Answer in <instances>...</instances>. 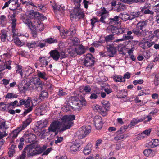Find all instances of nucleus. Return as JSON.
I'll list each match as a JSON object with an SVG mask.
<instances>
[{
	"mask_svg": "<svg viewBox=\"0 0 159 159\" xmlns=\"http://www.w3.org/2000/svg\"><path fill=\"white\" fill-rule=\"evenodd\" d=\"M41 98H39V96H36L33 97L31 101L32 102V105L33 106H35L39 102H40Z\"/></svg>",
	"mask_w": 159,
	"mask_h": 159,
	"instance_id": "27",
	"label": "nucleus"
},
{
	"mask_svg": "<svg viewBox=\"0 0 159 159\" xmlns=\"http://www.w3.org/2000/svg\"><path fill=\"white\" fill-rule=\"evenodd\" d=\"M119 17L116 16L113 18L110 19L109 25L112 27L116 26L118 24H119V22H118Z\"/></svg>",
	"mask_w": 159,
	"mask_h": 159,
	"instance_id": "22",
	"label": "nucleus"
},
{
	"mask_svg": "<svg viewBox=\"0 0 159 159\" xmlns=\"http://www.w3.org/2000/svg\"><path fill=\"white\" fill-rule=\"evenodd\" d=\"M50 55L53 59L57 61L60 58V53L57 50H53L50 52Z\"/></svg>",
	"mask_w": 159,
	"mask_h": 159,
	"instance_id": "23",
	"label": "nucleus"
},
{
	"mask_svg": "<svg viewBox=\"0 0 159 159\" xmlns=\"http://www.w3.org/2000/svg\"><path fill=\"white\" fill-rule=\"evenodd\" d=\"M26 142L31 143L33 142L35 140L36 136L28 131L26 132L23 135Z\"/></svg>",
	"mask_w": 159,
	"mask_h": 159,
	"instance_id": "11",
	"label": "nucleus"
},
{
	"mask_svg": "<svg viewBox=\"0 0 159 159\" xmlns=\"http://www.w3.org/2000/svg\"><path fill=\"white\" fill-rule=\"evenodd\" d=\"M149 144L151 147L155 148L159 145V140L157 139H152Z\"/></svg>",
	"mask_w": 159,
	"mask_h": 159,
	"instance_id": "28",
	"label": "nucleus"
},
{
	"mask_svg": "<svg viewBox=\"0 0 159 159\" xmlns=\"http://www.w3.org/2000/svg\"><path fill=\"white\" fill-rule=\"evenodd\" d=\"M60 7H61V8L60 7L55 5L53 7V8L55 11H57V10L61 11L64 8V6H60Z\"/></svg>",
	"mask_w": 159,
	"mask_h": 159,
	"instance_id": "54",
	"label": "nucleus"
},
{
	"mask_svg": "<svg viewBox=\"0 0 159 159\" xmlns=\"http://www.w3.org/2000/svg\"><path fill=\"white\" fill-rule=\"evenodd\" d=\"M144 81L142 79H139L133 81V83L134 85H137L138 84H141Z\"/></svg>",
	"mask_w": 159,
	"mask_h": 159,
	"instance_id": "62",
	"label": "nucleus"
},
{
	"mask_svg": "<svg viewBox=\"0 0 159 159\" xmlns=\"http://www.w3.org/2000/svg\"><path fill=\"white\" fill-rule=\"evenodd\" d=\"M37 43L35 42H28L26 45L29 48H33L35 47H37Z\"/></svg>",
	"mask_w": 159,
	"mask_h": 159,
	"instance_id": "40",
	"label": "nucleus"
},
{
	"mask_svg": "<svg viewBox=\"0 0 159 159\" xmlns=\"http://www.w3.org/2000/svg\"><path fill=\"white\" fill-rule=\"evenodd\" d=\"M25 140V139L23 136L20 139V143L18 145V148L20 149L21 150L22 149L23 145L24 144V142Z\"/></svg>",
	"mask_w": 159,
	"mask_h": 159,
	"instance_id": "47",
	"label": "nucleus"
},
{
	"mask_svg": "<svg viewBox=\"0 0 159 159\" xmlns=\"http://www.w3.org/2000/svg\"><path fill=\"white\" fill-rule=\"evenodd\" d=\"M75 52L77 55H81L84 53L86 51V48L85 47L80 45L77 47L75 48ZM75 52V51H74Z\"/></svg>",
	"mask_w": 159,
	"mask_h": 159,
	"instance_id": "18",
	"label": "nucleus"
},
{
	"mask_svg": "<svg viewBox=\"0 0 159 159\" xmlns=\"http://www.w3.org/2000/svg\"><path fill=\"white\" fill-rule=\"evenodd\" d=\"M144 45L142 46L143 48L145 49L146 48H148L151 47L152 45V42L149 41H146L143 43Z\"/></svg>",
	"mask_w": 159,
	"mask_h": 159,
	"instance_id": "49",
	"label": "nucleus"
},
{
	"mask_svg": "<svg viewBox=\"0 0 159 159\" xmlns=\"http://www.w3.org/2000/svg\"><path fill=\"white\" fill-rule=\"evenodd\" d=\"M94 58L90 54L86 55L84 61V64L86 66H90L94 64Z\"/></svg>",
	"mask_w": 159,
	"mask_h": 159,
	"instance_id": "9",
	"label": "nucleus"
},
{
	"mask_svg": "<svg viewBox=\"0 0 159 159\" xmlns=\"http://www.w3.org/2000/svg\"><path fill=\"white\" fill-rule=\"evenodd\" d=\"M22 67L20 65H18L16 67V73H20L21 77H23L24 70L22 71Z\"/></svg>",
	"mask_w": 159,
	"mask_h": 159,
	"instance_id": "42",
	"label": "nucleus"
},
{
	"mask_svg": "<svg viewBox=\"0 0 159 159\" xmlns=\"http://www.w3.org/2000/svg\"><path fill=\"white\" fill-rule=\"evenodd\" d=\"M57 42V40L56 39H53L52 38H48L45 40V42L50 44L56 43Z\"/></svg>",
	"mask_w": 159,
	"mask_h": 159,
	"instance_id": "59",
	"label": "nucleus"
},
{
	"mask_svg": "<svg viewBox=\"0 0 159 159\" xmlns=\"http://www.w3.org/2000/svg\"><path fill=\"white\" fill-rule=\"evenodd\" d=\"M63 140L62 137L59 136L58 135L56 136L55 138L54 143L55 144H57L62 142Z\"/></svg>",
	"mask_w": 159,
	"mask_h": 159,
	"instance_id": "45",
	"label": "nucleus"
},
{
	"mask_svg": "<svg viewBox=\"0 0 159 159\" xmlns=\"http://www.w3.org/2000/svg\"><path fill=\"white\" fill-rule=\"evenodd\" d=\"M144 155L149 157H152L155 155L156 152L154 150L148 149L145 150L143 152Z\"/></svg>",
	"mask_w": 159,
	"mask_h": 159,
	"instance_id": "21",
	"label": "nucleus"
},
{
	"mask_svg": "<svg viewBox=\"0 0 159 159\" xmlns=\"http://www.w3.org/2000/svg\"><path fill=\"white\" fill-rule=\"evenodd\" d=\"M31 83L36 86L39 85L41 83L40 79L36 77H32L30 80L27 79L23 80L18 85L20 91L25 93L27 91L31 90L32 89Z\"/></svg>",
	"mask_w": 159,
	"mask_h": 159,
	"instance_id": "3",
	"label": "nucleus"
},
{
	"mask_svg": "<svg viewBox=\"0 0 159 159\" xmlns=\"http://www.w3.org/2000/svg\"><path fill=\"white\" fill-rule=\"evenodd\" d=\"M7 105H8V106H12L14 107L20 106L19 104L18 103V101L17 100H15L13 102H11Z\"/></svg>",
	"mask_w": 159,
	"mask_h": 159,
	"instance_id": "52",
	"label": "nucleus"
},
{
	"mask_svg": "<svg viewBox=\"0 0 159 159\" xmlns=\"http://www.w3.org/2000/svg\"><path fill=\"white\" fill-rule=\"evenodd\" d=\"M48 93L45 91H43L41 92V94L39 96V98H41V100H43L45 98H47L48 95Z\"/></svg>",
	"mask_w": 159,
	"mask_h": 159,
	"instance_id": "50",
	"label": "nucleus"
},
{
	"mask_svg": "<svg viewBox=\"0 0 159 159\" xmlns=\"http://www.w3.org/2000/svg\"><path fill=\"white\" fill-rule=\"evenodd\" d=\"M102 103L103 106L102 108L103 109H106L107 110V112L108 111V108L110 106V104L109 102L107 100H103L102 101Z\"/></svg>",
	"mask_w": 159,
	"mask_h": 159,
	"instance_id": "39",
	"label": "nucleus"
},
{
	"mask_svg": "<svg viewBox=\"0 0 159 159\" xmlns=\"http://www.w3.org/2000/svg\"><path fill=\"white\" fill-rule=\"evenodd\" d=\"M19 133L17 130L15 129L11 133L10 136L12 138H15L17 136Z\"/></svg>",
	"mask_w": 159,
	"mask_h": 159,
	"instance_id": "57",
	"label": "nucleus"
},
{
	"mask_svg": "<svg viewBox=\"0 0 159 159\" xmlns=\"http://www.w3.org/2000/svg\"><path fill=\"white\" fill-rule=\"evenodd\" d=\"M114 80L116 82H125V80L122 78L121 76L116 75H114L112 77Z\"/></svg>",
	"mask_w": 159,
	"mask_h": 159,
	"instance_id": "29",
	"label": "nucleus"
},
{
	"mask_svg": "<svg viewBox=\"0 0 159 159\" xmlns=\"http://www.w3.org/2000/svg\"><path fill=\"white\" fill-rule=\"evenodd\" d=\"M7 35L6 31L5 30H2L1 33V38L2 41L5 42L7 40Z\"/></svg>",
	"mask_w": 159,
	"mask_h": 159,
	"instance_id": "31",
	"label": "nucleus"
},
{
	"mask_svg": "<svg viewBox=\"0 0 159 159\" xmlns=\"http://www.w3.org/2000/svg\"><path fill=\"white\" fill-rule=\"evenodd\" d=\"M92 145L91 144L89 143L85 147L84 150L83 152L85 155H88L90 153L91 151Z\"/></svg>",
	"mask_w": 159,
	"mask_h": 159,
	"instance_id": "30",
	"label": "nucleus"
},
{
	"mask_svg": "<svg viewBox=\"0 0 159 159\" xmlns=\"http://www.w3.org/2000/svg\"><path fill=\"white\" fill-rule=\"evenodd\" d=\"M7 22L6 18L4 15H2L0 16V23L2 26H4Z\"/></svg>",
	"mask_w": 159,
	"mask_h": 159,
	"instance_id": "48",
	"label": "nucleus"
},
{
	"mask_svg": "<svg viewBox=\"0 0 159 159\" xmlns=\"http://www.w3.org/2000/svg\"><path fill=\"white\" fill-rule=\"evenodd\" d=\"M79 90L81 92L84 91L85 92L88 93L91 91V88L89 85L82 86L79 88Z\"/></svg>",
	"mask_w": 159,
	"mask_h": 159,
	"instance_id": "32",
	"label": "nucleus"
},
{
	"mask_svg": "<svg viewBox=\"0 0 159 159\" xmlns=\"http://www.w3.org/2000/svg\"><path fill=\"white\" fill-rule=\"evenodd\" d=\"M69 40L71 41V44L75 45L77 44L80 42L79 39L78 38L75 37L71 38Z\"/></svg>",
	"mask_w": 159,
	"mask_h": 159,
	"instance_id": "46",
	"label": "nucleus"
},
{
	"mask_svg": "<svg viewBox=\"0 0 159 159\" xmlns=\"http://www.w3.org/2000/svg\"><path fill=\"white\" fill-rule=\"evenodd\" d=\"M149 93V90L145 89L142 90L141 91H140L139 93V96H141L143 95H146L148 94Z\"/></svg>",
	"mask_w": 159,
	"mask_h": 159,
	"instance_id": "64",
	"label": "nucleus"
},
{
	"mask_svg": "<svg viewBox=\"0 0 159 159\" xmlns=\"http://www.w3.org/2000/svg\"><path fill=\"white\" fill-rule=\"evenodd\" d=\"M49 109V108L47 105L43 104L37 108L35 111V113L37 115H42L48 110Z\"/></svg>",
	"mask_w": 159,
	"mask_h": 159,
	"instance_id": "10",
	"label": "nucleus"
},
{
	"mask_svg": "<svg viewBox=\"0 0 159 159\" xmlns=\"http://www.w3.org/2000/svg\"><path fill=\"white\" fill-rule=\"evenodd\" d=\"M70 100L72 104L75 105L76 107L75 108H79L81 107L82 105V101L80 100L78 98L76 97H71L70 98Z\"/></svg>",
	"mask_w": 159,
	"mask_h": 159,
	"instance_id": "15",
	"label": "nucleus"
},
{
	"mask_svg": "<svg viewBox=\"0 0 159 159\" xmlns=\"http://www.w3.org/2000/svg\"><path fill=\"white\" fill-rule=\"evenodd\" d=\"M133 39V37L132 36L125 34L123 35L122 38L116 39L115 41L116 42H117L119 41H121L126 40L132 39Z\"/></svg>",
	"mask_w": 159,
	"mask_h": 159,
	"instance_id": "33",
	"label": "nucleus"
},
{
	"mask_svg": "<svg viewBox=\"0 0 159 159\" xmlns=\"http://www.w3.org/2000/svg\"><path fill=\"white\" fill-rule=\"evenodd\" d=\"M113 35L110 34L107 36L105 38V40L107 42H110L112 41L114 39Z\"/></svg>",
	"mask_w": 159,
	"mask_h": 159,
	"instance_id": "56",
	"label": "nucleus"
},
{
	"mask_svg": "<svg viewBox=\"0 0 159 159\" xmlns=\"http://www.w3.org/2000/svg\"><path fill=\"white\" fill-rule=\"evenodd\" d=\"M147 25V22L146 21H141L137 24V27L138 29L142 30L145 28Z\"/></svg>",
	"mask_w": 159,
	"mask_h": 159,
	"instance_id": "36",
	"label": "nucleus"
},
{
	"mask_svg": "<svg viewBox=\"0 0 159 159\" xmlns=\"http://www.w3.org/2000/svg\"><path fill=\"white\" fill-rule=\"evenodd\" d=\"M6 121L3 119H0V129H1L4 128H6L5 127Z\"/></svg>",
	"mask_w": 159,
	"mask_h": 159,
	"instance_id": "55",
	"label": "nucleus"
},
{
	"mask_svg": "<svg viewBox=\"0 0 159 159\" xmlns=\"http://www.w3.org/2000/svg\"><path fill=\"white\" fill-rule=\"evenodd\" d=\"M68 30L66 29L63 30V32H60V35L62 38H65L66 36L68 33Z\"/></svg>",
	"mask_w": 159,
	"mask_h": 159,
	"instance_id": "63",
	"label": "nucleus"
},
{
	"mask_svg": "<svg viewBox=\"0 0 159 159\" xmlns=\"http://www.w3.org/2000/svg\"><path fill=\"white\" fill-rule=\"evenodd\" d=\"M119 17L124 21H126L128 20H130V15L126 14H120V15Z\"/></svg>",
	"mask_w": 159,
	"mask_h": 159,
	"instance_id": "41",
	"label": "nucleus"
},
{
	"mask_svg": "<svg viewBox=\"0 0 159 159\" xmlns=\"http://www.w3.org/2000/svg\"><path fill=\"white\" fill-rule=\"evenodd\" d=\"M107 55L110 57H113L117 52L116 48L113 45H107Z\"/></svg>",
	"mask_w": 159,
	"mask_h": 159,
	"instance_id": "13",
	"label": "nucleus"
},
{
	"mask_svg": "<svg viewBox=\"0 0 159 159\" xmlns=\"http://www.w3.org/2000/svg\"><path fill=\"white\" fill-rule=\"evenodd\" d=\"M125 47L124 44H120L118 46V49L119 53L121 54H124V51L125 50Z\"/></svg>",
	"mask_w": 159,
	"mask_h": 159,
	"instance_id": "37",
	"label": "nucleus"
},
{
	"mask_svg": "<svg viewBox=\"0 0 159 159\" xmlns=\"http://www.w3.org/2000/svg\"><path fill=\"white\" fill-rule=\"evenodd\" d=\"M37 76L38 78L43 79L44 80H46L48 78V76L46 73L44 71H38Z\"/></svg>",
	"mask_w": 159,
	"mask_h": 159,
	"instance_id": "24",
	"label": "nucleus"
},
{
	"mask_svg": "<svg viewBox=\"0 0 159 159\" xmlns=\"http://www.w3.org/2000/svg\"><path fill=\"white\" fill-rule=\"evenodd\" d=\"M111 31L114 34H120L124 32V30L123 29L117 28L116 26L112 27Z\"/></svg>",
	"mask_w": 159,
	"mask_h": 159,
	"instance_id": "20",
	"label": "nucleus"
},
{
	"mask_svg": "<svg viewBox=\"0 0 159 159\" xmlns=\"http://www.w3.org/2000/svg\"><path fill=\"white\" fill-rule=\"evenodd\" d=\"M17 95L12 93H7L6 96V98H17Z\"/></svg>",
	"mask_w": 159,
	"mask_h": 159,
	"instance_id": "51",
	"label": "nucleus"
},
{
	"mask_svg": "<svg viewBox=\"0 0 159 159\" xmlns=\"http://www.w3.org/2000/svg\"><path fill=\"white\" fill-rule=\"evenodd\" d=\"M39 64L41 67H44L48 65V62L44 57H40L39 60Z\"/></svg>",
	"mask_w": 159,
	"mask_h": 159,
	"instance_id": "26",
	"label": "nucleus"
},
{
	"mask_svg": "<svg viewBox=\"0 0 159 159\" xmlns=\"http://www.w3.org/2000/svg\"><path fill=\"white\" fill-rule=\"evenodd\" d=\"M68 105H65L63 106L62 107L63 111L65 112H67L70 110L71 108H73L72 106H71L70 107H68Z\"/></svg>",
	"mask_w": 159,
	"mask_h": 159,
	"instance_id": "60",
	"label": "nucleus"
},
{
	"mask_svg": "<svg viewBox=\"0 0 159 159\" xmlns=\"http://www.w3.org/2000/svg\"><path fill=\"white\" fill-rule=\"evenodd\" d=\"M34 71V70L32 68L29 66H27L24 70L23 77L22 78H25L29 76Z\"/></svg>",
	"mask_w": 159,
	"mask_h": 159,
	"instance_id": "17",
	"label": "nucleus"
},
{
	"mask_svg": "<svg viewBox=\"0 0 159 159\" xmlns=\"http://www.w3.org/2000/svg\"><path fill=\"white\" fill-rule=\"evenodd\" d=\"M11 62V61H4L0 60V78L3 76V74L1 72V71L5 69L10 70L11 68L10 66Z\"/></svg>",
	"mask_w": 159,
	"mask_h": 159,
	"instance_id": "8",
	"label": "nucleus"
},
{
	"mask_svg": "<svg viewBox=\"0 0 159 159\" xmlns=\"http://www.w3.org/2000/svg\"><path fill=\"white\" fill-rule=\"evenodd\" d=\"M31 99L30 98H28V99L25 101V106L26 108L29 107L26 109L24 111L25 114H27L30 112L33 108V106L32 105V103H30Z\"/></svg>",
	"mask_w": 159,
	"mask_h": 159,
	"instance_id": "16",
	"label": "nucleus"
},
{
	"mask_svg": "<svg viewBox=\"0 0 159 159\" xmlns=\"http://www.w3.org/2000/svg\"><path fill=\"white\" fill-rule=\"evenodd\" d=\"M82 0H74V2L76 7H75L72 13L70 15L71 20L74 19H80L82 18L84 16L83 11L80 8V3Z\"/></svg>",
	"mask_w": 159,
	"mask_h": 159,
	"instance_id": "4",
	"label": "nucleus"
},
{
	"mask_svg": "<svg viewBox=\"0 0 159 159\" xmlns=\"http://www.w3.org/2000/svg\"><path fill=\"white\" fill-rule=\"evenodd\" d=\"M93 108L95 111H97L103 116H105L107 115V109H103L99 105H94L93 106Z\"/></svg>",
	"mask_w": 159,
	"mask_h": 159,
	"instance_id": "14",
	"label": "nucleus"
},
{
	"mask_svg": "<svg viewBox=\"0 0 159 159\" xmlns=\"http://www.w3.org/2000/svg\"><path fill=\"white\" fill-rule=\"evenodd\" d=\"M75 119L74 115H65L59 120L52 122L48 127V131L55 132L56 134L58 130L61 132L69 129L73 125V121Z\"/></svg>",
	"mask_w": 159,
	"mask_h": 159,
	"instance_id": "2",
	"label": "nucleus"
},
{
	"mask_svg": "<svg viewBox=\"0 0 159 159\" xmlns=\"http://www.w3.org/2000/svg\"><path fill=\"white\" fill-rule=\"evenodd\" d=\"M109 10H107L104 7L101 8L96 12L97 16H101L100 20L102 22L105 23L104 20L109 16Z\"/></svg>",
	"mask_w": 159,
	"mask_h": 159,
	"instance_id": "7",
	"label": "nucleus"
},
{
	"mask_svg": "<svg viewBox=\"0 0 159 159\" xmlns=\"http://www.w3.org/2000/svg\"><path fill=\"white\" fill-rule=\"evenodd\" d=\"M148 6L146 5L141 10V11L145 14H150L152 15L153 14V12L149 9Z\"/></svg>",
	"mask_w": 159,
	"mask_h": 159,
	"instance_id": "35",
	"label": "nucleus"
},
{
	"mask_svg": "<svg viewBox=\"0 0 159 159\" xmlns=\"http://www.w3.org/2000/svg\"><path fill=\"white\" fill-rule=\"evenodd\" d=\"M145 119V117H143L140 118H134L131 121L130 124L129 125V126L131 127L136 125L137 123L141 122Z\"/></svg>",
	"mask_w": 159,
	"mask_h": 159,
	"instance_id": "19",
	"label": "nucleus"
},
{
	"mask_svg": "<svg viewBox=\"0 0 159 159\" xmlns=\"http://www.w3.org/2000/svg\"><path fill=\"white\" fill-rule=\"evenodd\" d=\"M91 127L89 125H86L81 127L77 133L78 138L82 139L85 137L91 131Z\"/></svg>",
	"mask_w": 159,
	"mask_h": 159,
	"instance_id": "6",
	"label": "nucleus"
},
{
	"mask_svg": "<svg viewBox=\"0 0 159 159\" xmlns=\"http://www.w3.org/2000/svg\"><path fill=\"white\" fill-rule=\"evenodd\" d=\"M125 8V6L122 4H119L117 7V10L118 12L124 11Z\"/></svg>",
	"mask_w": 159,
	"mask_h": 159,
	"instance_id": "53",
	"label": "nucleus"
},
{
	"mask_svg": "<svg viewBox=\"0 0 159 159\" xmlns=\"http://www.w3.org/2000/svg\"><path fill=\"white\" fill-rule=\"evenodd\" d=\"M26 153L29 157H31L39 154L38 151L35 148L31 146H28L24 149L22 154L16 159H25Z\"/></svg>",
	"mask_w": 159,
	"mask_h": 159,
	"instance_id": "5",
	"label": "nucleus"
},
{
	"mask_svg": "<svg viewBox=\"0 0 159 159\" xmlns=\"http://www.w3.org/2000/svg\"><path fill=\"white\" fill-rule=\"evenodd\" d=\"M80 147L79 144H73L70 146V150L71 151H76L79 149Z\"/></svg>",
	"mask_w": 159,
	"mask_h": 159,
	"instance_id": "43",
	"label": "nucleus"
},
{
	"mask_svg": "<svg viewBox=\"0 0 159 159\" xmlns=\"http://www.w3.org/2000/svg\"><path fill=\"white\" fill-rule=\"evenodd\" d=\"M48 123V120H44L38 121L37 122V126L39 128H42L47 126Z\"/></svg>",
	"mask_w": 159,
	"mask_h": 159,
	"instance_id": "25",
	"label": "nucleus"
},
{
	"mask_svg": "<svg viewBox=\"0 0 159 159\" xmlns=\"http://www.w3.org/2000/svg\"><path fill=\"white\" fill-rule=\"evenodd\" d=\"M151 131V129H149L143 131V132L140 134L143 139L144 138L146 137L147 136H149Z\"/></svg>",
	"mask_w": 159,
	"mask_h": 159,
	"instance_id": "38",
	"label": "nucleus"
},
{
	"mask_svg": "<svg viewBox=\"0 0 159 159\" xmlns=\"http://www.w3.org/2000/svg\"><path fill=\"white\" fill-rule=\"evenodd\" d=\"M93 121L97 129H99L102 128L103 122L102 121V118L100 116L98 115L95 116L94 118Z\"/></svg>",
	"mask_w": 159,
	"mask_h": 159,
	"instance_id": "12",
	"label": "nucleus"
},
{
	"mask_svg": "<svg viewBox=\"0 0 159 159\" xmlns=\"http://www.w3.org/2000/svg\"><path fill=\"white\" fill-rule=\"evenodd\" d=\"M140 14V13L139 12H132L130 15V20H131L135 18L138 17Z\"/></svg>",
	"mask_w": 159,
	"mask_h": 159,
	"instance_id": "44",
	"label": "nucleus"
},
{
	"mask_svg": "<svg viewBox=\"0 0 159 159\" xmlns=\"http://www.w3.org/2000/svg\"><path fill=\"white\" fill-rule=\"evenodd\" d=\"M14 42L15 44L20 46H21L24 45L25 44V43L23 41L20 40L18 38L15 37L13 39Z\"/></svg>",
	"mask_w": 159,
	"mask_h": 159,
	"instance_id": "34",
	"label": "nucleus"
},
{
	"mask_svg": "<svg viewBox=\"0 0 159 159\" xmlns=\"http://www.w3.org/2000/svg\"><path fill=\"white\" fill-rule=\"evenodd\" d=\"M26 128V126H25V125H24L22 124L16 129L17 130V131H18L19 133L21 131L24 129Z\"/></svg>",
	"mask_w": 159,
	"mask_h": 159,
	"instance_id": "61",
	"label": "nucleus"
},
{
	"mask_svg": "<svg viewBox=\"0 0 159 159\" xmlns=\"http://www.w3.org/2000/svg\"><path fill=\"white\" fill-rule=\"evenodd\" d=\"M32 119L30 118H27L23 123V124L26 126V127L32 122Z\"/></svg>",
	"mask_w": 159,
	"mask_h": 159,
	"instance_id": "58",
	"label": "nucleus"
},
{
	"mask_svg": "<svg viewBox=\"0 0 159 159\" xmlns=\"http://www.w3.org/2000/svg\"><path fill=\"white\" fill-rule=\"evenodd\" d=\"M21 16L23 22L27 25L30 29L34 38L37 36V30L41 31L44 29V25L40 20H43L46 18L39 13L30 11L29 12L28 15H23Z\"/></svg>",
	"mask_w": 159,
	"mask_h": 159,
	"instance_id": "1",
	"label": "nucleus"
}]
</instances>
